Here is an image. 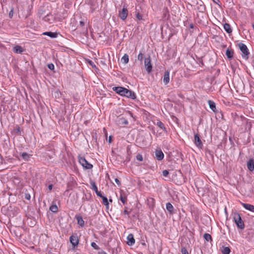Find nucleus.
I'll return each mask as SVG.
<instances>
[{
  "label": "nucleus",
  "mask_w": 254,
  "mask_h": 254,
  "mask_svg": "<svg viewBox=\"0 0 254 254\" xmlns=\"http://www.w3.org/2000/svg\"><path fill=\"white\" fill-rule=\"evenodd\" d=\"M233 219L238 228L241 229H243L244 228V223L239 213H235L233 214Z\"/></svg>",
  "instance_id": "1"
},
{
  "label": "nucleus",
  "mask_w": 254,
  "mask_h": 254,
  "mask_svg": "<svg viewBox=\"0 0 254 254\" xmlns=\"http://www.w3.org/2000/svg\"><path fill=\"white\" fill-rule=\"evenodd\" d=\"M78 161L82 166L86 169H91L93 167V165L89 163L84 157L79 156Z\"/></svg>",
  "instance_id": "2"
},
{
  "label": "nucleus",
  "mask_w": 254,
  "mask_h": 254,
  "mask_svg": "<svg viewBox=\"0 0 254 254\" xmlns=\"http://www.w3.org/2000/svg\"><path fill=\"white\" fill-rule=\"evenodd\" d=\"M144 66L146 71L150 73L152 70V64L150 56L145 58L144 59Z\"/></svg>",
  "instance_id": "3"
},
{
  "label": "nucleus",
  "mask_w": 254,
  "mask_h": 254,
  "mask_svg": "<svg viewBox=\"0 0 254 254\" xmlns=\"http://www.w3.org/2000/svg\"><path fill=\"white\" fill-rule=\"evenodd\" d=\"M116 124L119 126L127 125L128 124V121L123 116H119L116 120Z\"/></svg>",
  "instance_id": "4"
},
{
  "label": "nucleus",
  "mask_w": 254,
  "mask_h": 254,
  "mask_svg": "<svg viewBox=\"0 0 254 254\" xmlns=\"http://www.w3.org/2000/svg\"><path fill=\"white\" fill-rule=\"evenodd\" d=\"M239 46L240 50L243 53V57H247V58H248V56L249 54V52L246 45L243 43H240L239 44Z\"/></svg>",
  "instance_id": "5"
},
{
  "label": "nucleus",
  "mask_w": 254,
  "mask_h": 254,
  "mask_svg": "<svg viewBox=\"0 0 254 254\" xmlns=\"http://www.w3.org/2000/svg\"><path fill=\"white\" fill-rule=\"evenodd\" d=\"M126 90L127 88L121 86L113 87V90L122 96H125Z\"/></svg>",
  "instance_id": "6"
},
{
  "label": "nucleus",
  "mask_w": 254,
  "mask_h": 254,
  "mask_svg": "<svg viewBox=\"0 0 254 254\" xmlns=\"http://www.w3.org/2000/svg\"><path fill=\"white\" fill-rule=\"evenodd\" d=\"M128 15V10L127 8L124 7L121 10H120L119 12V17L124 20H125Z\"/></svg>",
  "instance_id": "7"
},
{
  "label": "nucleus",
  "mask_w": 254,
  "mask_h": 254,
  "mask_svg": "<svg viewBox=\"0 0 254 254\" xmlns=\"http://www.w3.org/2000/svg\"><path fill=\"white\" fill-rule=\"evenodd\" d=\"M194 142L195 145L199 148H201L203 146L202 141L198 134H196L194 135Z\"/></svg>",
  "instance_id": "8"
},
{
  "label": "nucleus",
  "mask_w": 254,
  "mask_h": 254,
  "mask_svg": "<svg viewBox=\"0 0 254 254\" xmlns=\"http://www.w3.org/2000/svg\"><path fill=\"white\" fill-rule=\"evenodd\" d=\"M125 97L129 98L131 99H135L136 98V95L135 93L131 90H129L127 89L125 91Z\"/></svg>",
  "instance_id": "9"
},
{
  "label": "nucleus",
  "mask_w": 254,
  "mask_h": 254,
  "mask_svg": "<svg viewBox=\"0 0 254 254\" xmlns=\"http://www.w3.org/2000/svg\"><path fill=\"white\" fill-rule=\"evenodd\" d=\"M70 242L72 245V246L75 247L77 246L78 245L79 243V240L78 239L76 235H71L70 237Z\"/></svg>",
  "instance_id": "10"
},
{
  "label": "nucleus",
  "mask_w": 254,
  "mask_h": 254,
  "mask_svg": "<svg viewBox=\"0 0 254 254\" xmlns=\"http://www.w3.org/2000/svg\"><path fill=\"white\" fill-rule=\"evenodd\" d=\"M163 82L165 85L167 84L169 81H170V72L168 71H166L165 72L164 76H163Z\"/></svg>",
  "instance_id": "11"
},
{
  "label": "nucleus",
  "mask_w": 254,
  "mask_h": 254,
  "mask_svg": "<svg viewBox=\"0 0 254 254\" xmlns=\"http://www.w3.org/2000/svg\"><path fill=\"white\" fill-rule=\"evenodd\" d=\"M120 199L124 204H125L127 201V195L123 190L120 191Z\"/></svg>",
  "instance_id": "12"
},
{
  "label": "nucleus",
  "mask_w": 254,
  "mask_h": 254,
  "mask_svg": "<svg viewBox=\"0 0 254 254\" xmlns=\"http://www.w3.org/2000/svg\"><path fill=\"white\" fill-rule=\"evenodd\" d=\"M127 244L129 246H132L135 243V240L133 238V235L131 234H129L127 237Z\"/></svg>",
  "instance_id": "13"
},
{
  "label": "nucleus",
  "mask_w": 254,
  "mask_h": 254,
  "mask_svg": "<svg viewBox=\"0 0 254 254\" xmlns=\"http://www.w3.org/2000/svg\"><path fill=\"white\" fill-rule=\"evenodd\" d=\"M242 205L246 209L254 212V205L245 203H242Z\"/></svg>",
  "instance_id": "14"
},
{
  "label": "nucleus",
  "mask_w": 254,
  "mask_h": 254,
  "mask_svg": "<svg viewBox=\"0 0 254 254\" xmlns=\"http://www.w3.org/2000/svg\"><path fill=\"white\" fill-rule=\"evenodd\" d=\"M155 156L158 160H162L164 158V154L161 150H156L155 151Z\"/></svg>",
  "instance_id": "15"
},
{
  "label": "nucleus",
  "mask_w": 254,
  "mask_h": 254,
  "mask_svg": "<svg viewBox=\"0 0 254 254\" xmlns=\"http://www.w3.org/2000/svg\"><path fill=\"white\" fill-rule=\"evenodd\" d=\"M247 167L250 171L254 170V162L253 159H250L247 162Z\"/></svg>",
  "instance_id": "16"
},
{
  "label": "nucleus",
  "mask_w": 254,
  "mask_h": 254,
  "mask_svg": "<svg viewBox=\"0 0 254 254\" xmlns=\"http://www.w3.org/2000/svg\"><path fill=\"white\" fill-rule=\"evenodd\" d=\"M13 52L16 54H21L23 51L24 49L20 46H16L13 48Z\"/></svg>",
  "instance_id": "17"
},
{
  "label": "nucleus",
  "mask_w": 254,
  "mask_h": 254,
  "mask_svg": "<svg viewBox=\"0 0 254 254\" xmlns=\"http://www.w3.org/2000/svg\"><path fill=\"white\" fill-rule=\"evenodd\" d=\"M208 103L209 106V108L214 112H216V108L215 103L212 100H208Z\"/></svg>",
  "instance_id": "18"
},
{
  "label": "nucleus",
  "mask_w": 254,
  "mask_h": 254,
  "mask_svg": "<svg viewBox=\"0 0 254 254\" xmlns=\"http://www.w3.org/2000/svg\"><path fill=\"white\" fill-rule=\"evenodd\" d=\"M76 219L77 222V224L80 226L81 227H83L84 225V221L83 220V218L80 216H76Z\"/></svg>",
  "instance_id": "19"
},
{
  "label": "nucleus",
  "mask_w": 254,
  "mask_h": 254,
  "mask_svg": "<svg viewBox=\"0 0 254 254\" xmlns=\"http://www.w3.org/2000/svg\"><path fill=\"white\" fill-rule=\"evenodd\" d=\"M224 29L229 34L231 33L232 32V29L229 24L225 23L223 25Z\"/></svg>",
  "instance_id": "20"
},
{
  "label": "nucleus",
  "mask_w": 254,
  "mask_h": 254,
  "mask_svg": "<svg viewBox=\"0 0 254 254\" xmlns=\"http://www.w3.org/2000/svg\"><path fill=\"white\" fill-rule=\"evenodd\" d=\"M156 125L161 129L162 130V131H164L165 132H167V130L165 127H164V124L160 121H158L156 123Z\"/></svg>",
  "instance_id": "21"
},
{
  "label": "nucleus",
  "mask_w": 254,
  "mask_h": 254,
  "mask_svg": "<svg viewBox=\"0 0 254 254\" xmlns=\"http://www.w3.org/2000/svg\"><path fill=\"white\" fill-rule=\"evenodd\" d=\"M45 35H47L51 38H56L57 37L58 34L56 32H46L43 33Z\"/></svg>",
  "instance_id": "22"
},
{
  "label": "nucleus",
  "mask_w": 254,
  "mask_h": 254,
  "mask_svg": "<svg viewBox=\"0 0 254 254\" xmlns=\"http://www.w3.org/2000/svg\"><path fill=\"white\" fill-rule=\"evenodd\" d=\"M234 53L232 50L227 49L226 51V55L228 59H231L233 57Z\"/></svg>",
  "instance_id": "23"
},
{
  "label": "nucleus",
  "mask_w": 254,
  "mask_h": 254,
  "mask_svg": "<svg viewBox=\"0 0 254 254\" xmlns=\"http://www.w3.org/2000/svg\"><path fill=\"white\" fill-rule=\"evenodd\" d=\"M166 209L170 213H172L174 207L172 204L168 202L166 204Z\"/></svg>",
  "instance_id": "24"
},
{
  "label": "nucleus",
  "mask_w": 254,
  "mask_h": 254,
  "mask_svg": "<svg viewBox=\"0 0 254 254\" xmlns=\"http://www.w3.org/2000/svg\"><path fill=\"white\" fill-rule=\"evenodd\" d=\"M121 60L122 61H123L124 64H127L129 61V58H128V56L127 55V54H124L123 57L122 58Z\"/></svg>",
  "instance_id": "25"
},
{
  "label": "nucleus",
  "mask_w": 254,
  "mask_h": 254,
  "mask_svg": "<svg viewBox=\"0 0 254 254\" xmlns=\"http://www.w3.org/2000/svg\"><path fill=\"white\" fill-rule=\"evenodd\" d=\"M103 200V203L106 206V208L108 209L109 208V203L107 198L105 196H103L102 197Z\"/></svg>",
  "instance_id": "26"
},
{
  "label": "nucleus",
  "mask_w": 254,
  "mask_h": 254,
  "mask_svg": "<svg viewBox=\"0 0 254 254\" xmlns=\"http://www.w3.org/2000/svg\"><path fill=\"white\" fill-rule=\"evenodd\" d=\"M231 251L229 247H223L222 250V253L223 254H229Z\"/></svg>",
  "instance_id": "27"
},
{
  "label": "nucleus",
  "mask_w": 254,
  "mask_h": 254,
  "mask_svg": "<svg viewBox=\"0 0 254 254\" xmlns=\"http://www.w3.org/2000/svg\"><path fill=\"white\" fill-rule=\"evenodd\" d=\"M21 157L24 160H28L30 157V155L28 154V153L26 152H23L21 154Z\"/></svg>",
  "instance_id": "28"
},
{
  "label": "nucleus",
  "mask_w": 254,
  "mask_h": 254,
  "mask_svg": "<svg viewBox=\"0 0 254 254\" xmlns=\"http://www.w3.org/2000/svg\"><path fill=\"white\" fill-rule=\"evenodd\" d=\"M50 210L53 212H57L58 210V206L56 205H52L50 207Z\"/></svg>",
  "instance_id": "29"
},
{
  "label": "nucleus",
  "mask_w": 254,
  "mask_h": 254,
  "mask_svg": "<svg viewBox=\"0 0 254 254\" xmlns=\"http://www.w3.org/2000/svg\"><path fill=\"white\" fill-rule=\"evenodd\" d=\"M204 238L207 242L212 241L211 236H210V234H209L208 233L204 234Z\"/></svg>",
  "instance_id": "30"
},
{
  "label": "nucleus",
  "mask_w": 254,
  "mask_h": 254,
  "mask_svg": "<svg viewBox=\"0 0 254 254\" xmlns=\"http://www.w3.org/2000/svg\"><path fill=\"white\" fill-rule=\"evenodd\" d=\"M91 189H92L93 190H94L95 192L98 190L97 187L96 185V184L95 182H92L91 183Z\"/></svg>",
  "instance_id": "31"
},
{
  "label": "nucleus",
  "mask_w": 254,
  "mask_h": 254,
  "mask_svg": "<svg viewBox=\"0 0 254 254\" xmlns=\"http://www.w3.org/2000/svg\"><path fill=\"white\" fill-rule=\"evenodd\" d=\"M135 15H136V17L137 18V19H138L139 20H142L143 16L139 12H137Z\"/></svg>",
  "instance_id": "32"
},
{
  "label": "nucleus",
  "mask_w": 254,
  "mask_h": 254,
  "mask_svg": "<svg viewBox=\"0 0 254 254\" xmlns=\"http://www.w3.org/2000/svg\"><path fill=\"white\" fill-rule=\"evenodd\" d=\"M143 59V55L142 53H140L137 56V59L139 61H142Z\"/></svg>",
  "instance_id": "33"
},
{
  "label": "nucleus",
  "mask_w": 254,
  "mask_h": 254,
  "mask_svg": "<svg viewBox=\"0 0 254 254\" xmlns=\"http://www.w3.org/2000/svg\"><path fill=\"white\" fill-rule=\"evenodd\" d=\"M91 246L95 250H98L99 249V247L95 242L91 243Z\"/></svg>",
  "instance_id": "34"
},
{
  "label": "nucleus",
  "mask_w": 254,
  "mask_h": 254,
  "mask_svg": "<svg viewBox=\"0 0 254 254\" xmlns=\"http://www.w3.org/2000/svg\"><path fill=\"white\" fill-rule=\"evenodd\" d=\"M88 64H90L92 67L96 68V66L95 64H94V63L92 61L88 60Z\"/></svg>",
  "instance_id": "35"
},
{
  "label": "nucleus",
  "mask_w": 254,
  "mask_h": 254,
  "mask_svg": "<svg viewBox=\"0 0 254 254\" xmlns=\"http://www.w3.org/2000/svg\"><path fill=\"white\" fill-rule=\"evenodd\" d=\"M136 159L139 161L143 160V157L141 154H137L136 156Z\"/></svg>",
  "instance_id": "36"
},
{
  "label": "nucleus",
  "mask_w": 254,
  "mask_h": 254,
  "mask_svg": "<svg viewBox=\"0 0 254 254\" xmlns=\"http://www.w3.org/2000/svg\"><path fill=\"white\" fill-rule=\"evenodd\" d=\"M181 252L182 254H189L187 250L185 248H182L181 249Z\"/></svg>",
  "instance_id": "37"
},
{
  "label": "nucleus",
  "mask_w": 254,
  "mask_h": 254,
  "mask_svg": "<svg viewBox=\"0 0 254 254\" xmlns=\"http://www.w3.org/2000/svg\"><path fill=\"white\" fill-rule=\"evenodd\" d=\"M48 68L51 70H53L54 69V65L53 64H50L48 65Z\"/></svg>",
  "instance_id": "38"
},
{
  "label": "nucleus",
  "mask_w": 254,
  "mask_h": 254,
  "mask_svg": "<svg viewBox=\"0 0 254 254\" xmlns=\"http://www.w3.org/2000/svg\"><path fill=\"white\" fill-rule=\"evenodd\" d=\"M169 174V172L167 170H164L162 172V175L164 177H167Z\"/></svg>",
  "instance_id": "39"
},
{
  "label": "nucleus",
  "mask_w": 254,
  "mask_h": 254,
  "mask_svg": "<svg viewBox=\"0 0 254 254\" xmlns=\"http://www.w3.org/2000/svg\"><path fill=\"white\" fill-rule=\"evenodd\" d=\"M13 15V8H11L10 11L9 12V16L10 18H12Z\"/></svg>",
  "instance_id": "40"
},
{
  "label": "nucleus",
  "mask_w": 254,
  "mask_h": 254,
  "mask_svg": "<svg viewBox=\"0 0 254 254\" xmlns=\"http://www.w3.org/2000/svg\"><path fill=\"white\" fill-rule=\"evenodd\" d=\"M95 192H96V194L97 195V196L100 197L101 198H102V197L104 196L102 195L101 192L98 191V190H97Z\"/></svg>",
  "instance_id": "41"
},
{
  "label": "nucleus",
  "mask_w": 254,
  "mask_h": 254,
  "mask_svg": "<svg viewBox=\"0 0 254 254\" xmlns=\"http://www.w3.org/2000/svg\"><path fill=\"white\" fill-rule=\"evenodd\" d=\"M115 182L117 183V184L118 185V186H120L121 185V182L120 181H119V180L117 178H116L115 179Z\"/></svg>",
  "instance_id": "42"
},
{
  "label": "nucleus",
  "mask_w": 254,
  "mask_h": 254,
  "mask_svg": "<svg viewBox=\"0 0 254 254\" xmlns=\"http://www.w3.org/2000/svg\"><path fill=\"white\" fill-rule=\"evenodd\" d=\"M84 22L83 21H80L79 22V26L80 27H83L84 26Z\"/></svg>",
  "instance_id": "43"
},
{
  "label": "nucleus",
  "mask_w": 254,
  "mask_h": 254,
  "mask_svg": "<svg viewBox=\"0 0 254 254\" xmlns=\"http://www.w3.org/2000/svg\"><path fill=\"white\" fill-rule=\"evenodd\" d=\"M25 198H26L27 199H28L29 200L30 199V195L29 194H25Z\"/></svg>",
  "instance_id": "44"
},
{
  "label": "nucleus",
  "mask_w": 254,
  "mask_h": 254,
  "mask_svg": "<svg viewBox=\"0 0 254 254\" xmlns=\"http://www.w3.org/2000/svg\"><path fill=\"white\" fill-rule=\"evenodd\" d=\"M53 188V185H50L49 186H48V189L50 190H51Z\"/></svg>",
  "instance_id": "45"
},
{
  "label": "nucleus",
  "mask_w": 254,
  "mask_h": 254,
  "mask_svg": "<svg viewBox=\"0 0 254 254\" xmlns=\"http://www.w3.org/2000/svg\"><path fill=\"white\" fill-rule=\"evenodd\" d=\"M98 254H107V253L104 251L99 252Z\"/></svg>",
  "instance_id": "46"
},
{
  "label": "nucleus",
  "mask_w": 254,
  "mask_h": 254,
  "mask_svg": "<svg viewBox=\"0 0 254 254\" xmlns=\"http://www.w3.org/2000/svg\"><path fill=\"white\" fill-rule=\"evenodd\" d=\"M200 6L201 10H204L205 8L204 7V5H200Z\"/></svg>",
  "instance_id": "47"
},
{
  "label": "nucleus",
  "mask_w": 254,
  "mask_h": 254,
  "mask_svg": "<svg viewBox=\"0 0 254 254\" xmlns=\"http://www.w3.org/2000/svg\"><path fill=\"white\" fill-rule=\"evenodd\" d=\"M124 213L125 214H127V215L128 214V212L127 210H125L124 211Z\"/></svg>",
  "instance_id": "48"
},
{
  "label": "nucleus",
  "mask_w": 254,
  "mask_h": 254,
  "mask_svg": "<svg viewBox=\"0 0 254 254\" xmlns=\"http://www.w3.org/2000/svg\"><path fill=\"white\" fill-rule=\"evenodd\" d=\"M2 157H1V155H0V164H2Z\"/></svg>",
  "instance_id": "49"
},
{
  "label": "nucleus",
  "mask_w": 254,
  "mask_h": 254,
  "mask_svg": "<svg viewBox=\"0 0 254 254\" xmlns=\"http://www.w3.org/2000/svg\"><path fill=\"white\" fill-rule=\"evenodd\" d=\"M128 113L130 115L131 117H133L132 114L130 112L128 111Z\"/></svg>",
  "instance_id": "50"
},
{
  "label": "nucleus",
  "mask_w": 254,
  "mask_h": 254,
  "mask_svg": "<svg viewBox=\"0 0 254 254\" xmlns=\"http://www.w3.org/2000/svg\"><path fill=\"white\" fill-rule=\"evenodd\" d=\"M213 1L215 3H217V1H219V0H213Z\"/></svg>",
  "instance_id": "51"
},
{
  "label": "nucleus",
  "mask_w": 254,
  "mask_h": 254,
  "mask_svg": "<svg viewBox=\"0 0 254 254\" xmlns=\"http://www.w3.org/2000/svg\"><path fill=\"white\" fill-rule=\"evenodd\" d=\"M111 136H110L109 139V142H111Z\"/></svg>",
  "instance_id": "52"
},
{
  "label": "nucleus",
  "mask_w": 254,
  "mask_h": 254,
  "mask_svg": "<svg viewBox=\"0 0 254 254\" xmlns=\"http://www.w3.org/2000/svg\"><path fill=\"white\" fill-rule=\"evenodd\" d=\"M108 201H110V202H112V199L110 198Z\"/></svg>",
  "instance_id": "53"
},
{
  "label": "nucleus",
  "mask_w": 254,
  "mask_h": 254,
  "mask_svg": "<svg viewBox=\"0 0 254 254\" xmlns=\"http://www.w3.org/2000/svg\"><path fill=\"white\" fill-rule=\"evenodd\" d=\"M253 29L254 30V25H253Z\"/></svg>",
  "instance_id": "54"
}]
</instances>
